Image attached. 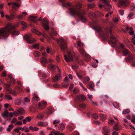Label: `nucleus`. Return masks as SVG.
Masks as SVG:
<instances>
[{"label": "nucleus", "instance_id": "obj_1", "mask_svg": "<svg viewBox=\"0 0 135 135\" xmlns=\"http://www.w3.org/2000/svg\"><path fill=\"white\" fill-rule=\"evenodd\" d=\"M63 7H65L67 6H70L69 8L70 14L72 16H78L81 20L83 23L86 22V19L84 16V12L83 10H80L81 6L80 4H78L75 5L71 6V4L68 2L62 4Z\"/></svg>", "mask_w": 135, "mask_h": 135}, {"label": "nucleus", "instance_id": "obj_2", "mask_svg": "<svg viewBox=\"0 0 135 135\" xmlns=\"http://www.w3.org/2000/svg\"><path fill=\"white\" fill-rule=\"evenodd\" d=\"M15 28L14 26L9 23L5 27L0 29V38L2 37L5 38L8 36V34H9L12 35H18L19 32L15 30Z\"/></svg>", "mask_w": 135, "mask_h": 135}, {"label": "nucleus", "instance_id": "obj_3", "mask_svg": "<svg viewBox=\"0 0 135 135\" xmlns=\"http://www.w3.org/2000/svg\"><path fill=\"white\" fill-rule=\"evenodd\" d=\"M60 44V46L63 52H67L68 56L64 55L65 59L66 61L69 62L72 61L73 60V58L72 54L70 51H67V48L66 45V41L62 38H60L58 40Z\"/></svg>", "mask_w": 135, "mask_h": 135}, {"label": "nucleus", "instance_id": "obj_4", "mask_svg": "<svg viewBox=\"0 0 135 135\" xmlns=\"http://www.w3.org/2000/svg\"><path fill=\"white\" fill-rule=\"evenodd\" d=\"M109 32L110 33V36L108 41V43L109 44L113 45H115L117 43V40L116 38L112 34V31L110 30Z\"/></svg>", "mask_w": 135, "mask_h": 135}, {"label": "nucleus", "instance_id": "obj_5", "mask_svg": "<svg viewBox=\"0 0 135 135\" xmlns=\"http://www.w3.org/2000/svg\"><path fill=\"white\" fill-rule=\"evenodd\" d=\"M24 38L26 40L27 42L29 44H31L36 41L34 38H33L32 40H31L32 37L30 34L26 35L24 36Z\"/></svg>", "mask_w": 135, "mask_h": 135}, {"label": "nucleus", "instance_id": "obj_6", "mask_svg": "<svg viewBox=\"0 0 135 135\" xmlns=\"http://www.w3.org/2000/svg\"><path fill=\"white\" fill-rule=\"evenodd\" d=\"M47 103L44 101L43 100L39 103L38 105V107L40 109L44 108L46 106Z\"/></svg>", "mask_w": 135, "mask_h": 135}, {"label": "nucleus", "instance_id": "obj_7", "mask_svg": "<svg viewBox=\"0 0 135 135\" xmlns=\"http://www.w3.org/2000/svg\"><path fill=\"white\" fill-rule=\"evenodd\" d=\"M42 24L45 29L47 30L49 29V22L46 18H44L42 20Z\"/></svg>", "mask_w": 135, "mask_h": 135}, {"label": "nucleus", "instance_id": "obj_8", "mask_svg": "<svg viewBox=\"0 0 135 135\" xmlns=\"http://www.w3.org/2000/svg\"><path fill=\"white\" fill-rule=\"evenodd\" d=\"M118 6L119 7H120V6H126L128 4V2L127 0H120Z\"/></svg>", "mask_w": 135, "mask_h": 135}, {"label": "nucleus", "instance_id": "obj_9", "mask_svg": "<svg viewBox=\"0 0 135 135\" xmlns=\"http://www.w3.org/2000/svg\"><path fill=\"white\" fill-rule=\"evenodd\" d=\"M39 100V98L38 96L36 94L34 93L32 98V102L33 103L35 104L37 103Z\"/></svg>", "mask_w": 135, "mask_h": 135}, {"label": "nucleus", "instance_id": "obj_10", "mask_svg": "<svg viewBox=\"0 0 135 135\" xmlns=\"http://www.w3.org/2000/svg\"><path fill=\"white\" fill-rule=\"evenodd\" d=\"M86 97L83 95H77L76 97V99L78 101L83 100L85 99Z\"/></svg>", "mask_w": 135, "mask_h": 135}, {"label": "nucleus", "instance_id": "obj_11", "mask_svg": "<svg viewBox=\"0 0 135 135\" xmlns=\"http://www.w3.org/2000/svg\"><path fill=\"white\" fill-rule=\"evenodd\" d=\"M62 78L61 76L59 74L54 77L52 79V80L54 82H56L62 79Z\"/></svg>", "mask_w": 135, "mask_h": 135}, {"label": "nucleus", "instance_id": "obj_12", "mask_svg": "<svg viewBox=\"0 0 135 135\" xmlns=\"http://www.w3.org/2000/svg\"><path fill=\"white\" fill-rule=\"evenodd\" d=\"M79 51L82 56L84 57H89V56L86 54L85 51L82 49V48H80L79 50Z\"/></svg>", "mask_w": 135, "mask_h": 135}, {"label": "nucleus", "instance_id": "obj_13", "mask_svg": "<svg viewBox=\"0 0 135 135\" xmlns=\"http://www.w3.org/2000/svg\"><path fill=\"white\" fill-rule=\"evenodd\" d=\"M5 16L7 19L9 20H11L15 18L16 17V15L15 14H11L10 16L6 15Z\"/></svg>", "mask_w": 135, "mask_h": 135}, {"label": "nucleus", "instance_id": "obj_14", "mask_svg": "<svg viewBox=\"0 0 135 135\" xmlns=\"http://www.w3.org/2000/svg\"><path fill=\"white\" fill-rule=\"evenodd\" d=\"M65 125L63 123L60 124L58 126V129L60 131L63 130L65 128Z\"/></svg>", "mask_w": 135, "mask_h": 135}, {"label": "nucleus", "instance_id": "obj_15", "mask_svg": "<svg viewBox=\"0 0 135 135\" xmlns=\"http://www.w3.org/2000/svg\"><path fill=\"white\" fill-rule=\"evenodd\" d=\"M17 90H18V91L16 92L15 91H12L11 92H10V93L11 94H13L14 95H16V93L17 92H18V91H19V92H21V91H22V89L20 87H18L17 88Z\"/></svg>", "mask_w": 135, "mask_h": 135}, {"label": "nucleus", "instance_id": "obj_16", "mask_svg": "<svg viewBox=\"0 0 135 135\" xmlns=\"http://www.w3.org/2000/svg\"><path fill=\"white\" fill-rule=\"evenodd\" d=\"M29 18L30 21L34 22H35L37 21L36 16L34 17L31 16L29 17Z\"/></svg>", "mask_w": 135, "mask_h": 135}, {"label": "nucleus", "instance_id": "obj_17", "mask_svg": "<svg viewBox=\"0 0 135 135\" xmlns=\"http://www.w3.org/2000/svg\"><path fill=\"white\" fill-rule=\"evenodd\" d=\"M48 124L47 122L44 123L42 122H38L37 125L40 127H43L47 126Z\"/></svg>", "mask_w": 135, "mask_h": 135}, {"label": "nucleus", "instance_id": "obj_18", "mask_svg": "<svg viewBox=\"0 0 135 135\" xmlns=\"http://www.w3.org/2000/svg\"><path fill=\"white\" fill-rule=\"evenodd\" d=\"M8 110L7 109H6L4 112L2 114V117L3 118L5 117H8Z\"/></svg>", "mask_w": 135, "mask_h": 135}, {"label": "nucleus", "instance_id": "obj_19", "mask_svg": "<svg viewBox=\"0 0 135 135\" xmlns=\"http://www.w3.org/2000/svg\"><path fill=\"white\" fill-rule=\"evenodd\" d=\"M29 129L32 131H36L39 130V128L36 127H34L32 126H30L29 127Z\"/></svg>", "mask_w": 135, "mask_h": 135}, {"label": "nucleus", "instance_id": "obj_20", "mask_svg": "<svg viewBox=\"0 0 135 135\" xmlns=\"http://www.w3.org/2000/svg\"><path fill=\"white\" fill-rule=\"evenodd\" d=\"M103 129V131L107 133L109 132L110 131V127L107 126L104 127Z\"/></svg>", "mask_w": 135, "mask_h": 135}, {"label": "nucleus", "instance_id": "obj_21", "mask_svg": "<svg viewBox=\"0 0 135 135\" xmlns=\"http://www.w3.org/2000/svg\"><path fill=\"white\" fill-rule=\"evenodd\" d=\"M12 7L13 9L15 10H16V8L17 7H19L20 5L18 4L16 2H14L12 3Z\"/></svg>", "mask_w": 135, "mask_h": 135}, {"label": "nucleus", "instance_id": "obj_22", "mask_svg": "<svg viewBox=\"0 0 135 135\" xmlns=\"http://www.w3.org/2000/svg\"><path fill=\"white\" fill-rule=\"evenodd\" d=\"M126 30L129 31V32L131 35H132L134 34V31L133 29L131 27H127L126 28Z\"/></svg>", "mask_w": 135, "mask_h": 135}, {"label": "nucleus", "instance_id": "obj_23", "mask_svg": "<svg viewBox=\"0 0 135 135\" xmlns=\"http://www.w3.org/2000/svg\"><path fill=\"white\" fill-rule=\"evenodd\" d=\"M18 110V112L20 113V114L21 115L24 114L25 112V110L21 108Z\"/></svg>", "mask_w": 135, "mask_h": 135}, {"label": "nucleus", "instance_id": "obj_24", "mask_svg": "<svg viewBox=\"0 0 135 135\" xmlns=\"http://www.w3.org/2000/svg\"><path fill=\"white\" fill-rule=\"evenodd\" d=\"M40 60L41 62L43 64L46 63L47 61V60L45 57H42L40 59Z\"/></svg>", "mask_w": 135, "mask_h": 135}, {"label": "nucleus", "instance_id": "obj_25", "mask_svg": "<svg viewBox=\"0 0 135 135\" xmlns=\"http://www.w3.org/2000/svg\"><path fill=\"white\" fill-rule=\"evenodd\" d=\"M51 133H53V135H59L60 132L58 131H56L55 129H53V131H50Z\"/></svg>", "mask_w": 135, "mask_h": 135}, {"label": "nucleus", "instance_id": "obj_26", "mask_svg": "<svg viewBox=\"0 0 135 135\" xmlns=\"http://www.w3.org/2000/svg\"><path fill=\"white\" fill-rule=\"evenodd\" d=\"M22 102V100L21 99H17L16 100L15 103L17 105H19Z\"/></svg>", "mask_w": 135, "mask_h": 135}, {"label": "nucleus", "instance_id": "obj_27", "mask_svg": "<svg viewBox=\"0 0 135 135\" xmlns=\"http://www.w3.org/2000/svg\"><path fill=\"white\" fill-rule=\"evenodd\" d=\"M20 23L22 26V28L23 29L26 28L27 27V25L26 23L23 21H21L20 22Z\"/></svg>", "mask_w": 135, "mask_h": 135}, {"label": "nucleus", "instance_id": "obj_28", "mask_svg": "<svg viewBox=\"0 0 135 135\" xmlns=\"http://www.w3.org/2000/svg\"><path fill=\"white\" fill-rule=\"evenodd\" d=\"M14 126L12 125H10L8 126V127L7 128L6 131L7 132H10L13 128Z\"/></svg>", "mask_w": 135, "mask_h": 135}, {"label": "nucleus", "instance_id": "obj_29", "mask_svg": "<svg viewBox=\"0 0 135 135\" xmlns=\"http://www.w3.org/2000/svg\"><path fill=\"white\" fill-rule=\"evenodd\" d=\"M49 68L51 70H54L56 68H57V66L53 64H51L50 65Z\"/></svg>", "mask_w": 135, "mask_h": 135}, {"label": "nucleus", "instance_id": "obj_30", "mask_svg": "<svg viewBox=\"0 0 135 135\" xmlns=\"http://www.w3.org/2000/svg\"><path fill=\"white\" fill-rule=\"evenodd\" d=\"M87 87L90 90H94V85H87Z\"/></svg>", "mask_w": 135, "mask_h": 135}, {"label": "nucleus", "instance_id": "obj_31", "mask_svg": "<svg viewBox=\"0 0 135 135\" xmlns=\"http://www.w3.org/2000/svg\"><path fill=\"white\" fill-rule=\"evenodd\" d=\"M5 99L8 100H11L12 99V97L11 96L9 95H5Z\"/></svg>", "mask_w": 135, "mask_h": 135}, {"label": "nucleus", "instance_id": "obj_32", "mask_svg": "<svg viewBox=\"0 0 135 135\" xmlns=\"http://www.w3.org/2000/svg\"><path fill=\"white\" fill-rule=\"evenodd\" d=\"M130 111L129 109H126L124 110L122 112V113L123 114H126L129 113Z\"/></svg>", "mask_w": 135, "mask_h": 135}, {"label": "nucleus", "instance_id": "obj_33", "mask_svg": "<svg viewBox=\"0 0 135 135\" xmlns=\"http://www.w3.org/2000/svg\"><path fill=\"white\" fill-rule=\"evenodd\" d=\"M73 92L75 94H77L79 92V89L77 88H74Z\"/></svg>", "mask_w": 135, "mask_h": 135}, {"label": "nucleus", "instance_id": "obj_34", "mask_svg": "<svg viewBox=\"0 0 135 135\" xmlns=\"http://www.w3.org/2000/svg\"><path fill=\"white\" fill-rule=\"evenodd\" d=\"M76 74L77 75L78 78L80 79H83L84 77L82 74H81L80 73H76Z\"/></svg>", "mask_w": 135, "mask_h": 135}, {"label": "nucleus", "instance_id": "obj_35", "mask_svg": "<svg viewBox=\"0 0 135 135\" xmlns=\"http://www.w3.org/2000/svg\"><path fill=\"white\" fill-rule=\"evenodd\" d=\"M108 34L107 32L103 34L102 36V37L104 38V39H106L107 37H108Z\"/></svg>", "mask_w": 135, "mask_h": 135}, {"label": "nucleus", "instance_id": "obj_36", "mask_svg": "<svg viewBox=\"0 0 135 135\" xmlns=\"http://www.w3.org/2000/svg\"><path fill=\"white\" fill-rule=\"evenodd\" d=\"M77 45L79 46L80 48H82L83 46V44L80 41H79L77 43Z\"/></svg>", "mask_w": 135, "mask_h": 135}, {"label": "nucleus", "instance_id": "obj_37", "mask_svg": "<svg viewBox=\"0 0 135 135\" xmlns=\"http://www.w3.org/2000/svg\"><path fill=\"white\" fill-rule=\"evenodd\" d=\"M100 117L101 119L103 120L106 118V116L103 114H100Z\"/></svg>", "mask_w": 135, "mask_h": 135}, {"label": "nucleus", "instance_id": "obj_38", "mask_svg": "<svg viewBox=\"0 0 135 135\" xmlns=\"http://www.w3.org/2000/svg\"><path fill=\"white\" fill-rule=\"evenodd\" d=\"M32 32L35 33L37 35H40V33L37 30H35V29H33L32 30Z\"/></svg>", "mask_w": 135, "mask_h": 135}, {"label": "nucleus", "instance_id": "obj_39", "mask_svg": "<svg viewBox=\"0 0 135 135\" xmlns=\"http://www.w3.org/2000/svg\"><path fill=\"white\" fill-rule=\"evenodd\" d=\"M37 117L38 119H41L44 117V116L42 114L40 113L37 115Z\"/></svg>", "mask_w": 135, "mask_h": 135}, {"label": "nucleus", "instance_id": "obj_40", "mask_svg": "<svg viewBox=\"0 0 135 135\" xmlns=\"http://www.w3.org/2000/svg\"><path fill=\"white\" fill-rule=\"evenodd\" d=\"M18 110H17L16 111L14 112H13V115L15 116H17L20 115V113L18 112Z\"/></svg>", "mask_w": 135, "mask_h": 135}, {"label": "nucleus", "instance_id": "obj_41", "mask_svg": "<svg viewBox=\"0 0 135 135\" xmlns=\"http://www.w3.org/2000/svg\"><path fill=\"white\" fill-rule=\"evenodd\" d=\"M68 131L69 132H71L73 129L72 127L70 126H68L67 127Z\"/></svg>", "mask_w": 135, "mask_h": 135}, {"label": "nucleus", "instance_id": "obj_42", "mask_svg": "<svg viewBox=\"0 0 135 135\" xmlns=\"http://www.w3.org/2000/svg\"><path fill=\"white\" fill-rule=\"evenodd\" d=\"M8 78L10 79L11 80L13 81L14 82L15 81L14 79L13 78L12 75L11 74H9L8 75Z\"/></svg>", "mask_w": 135, "mask_h": 135}, {"label": "nucleus", "instance_id": "obj_43", "mask_svg": "<svg viewBox=\"0 0 135 135\" xmlns=\"http://www.w3.org/2000/svg\"><path fill=\"white\" fill-rule=\"evenodd\" d=\"M118 124L117 123H115L113 127V129L116 131H118L119 129L118 127Z\"/></svg>", "mask_w": 135, "mask_h": 135}, {"label": "nucleus", "instance_id": "obj_44", "mask_svg": "<svg viewBox=\"0 0 135 135\" xmlns=\"http://www.w3.org/2000/svg\"><path fill=\"white\" fill-rule=\"evenodd\" d=\"M128 52H129L128 50L127 49H124L123 52V55L124 56H126L128 54Z\"/></svg>", "mask_w": 135, "mask_h": 135}, {"label": "nucleus", "instance_id": "obj_45", "mask_svg": "<svg viewBox=\"0 0 135 135\" xmlns=\"http://www.w3.org/2000/svg\"><path fill=\"white\" fill-rule=\"evenodd\" d=\"M114 107L116 108H119V104L117 102H115L114 103Z\"/></svg>", "mask_w": 135, "mask_h": 135}, {"label": "nucleus", "instance_id": "obj_46", "mask_svg": "<svg viewBox=\"0 0 135 135\" xmlns=\"http://www.w3.org/2000/svg\"><path fill=\"white\" fill-rule=\"evenodd\" d=\"M92 116L93 118L95 119H97L98 117V115L96 113L93 114Z\"/></svg>", "mask_w": 135, "mask_h": 135}, {"label": "nucleus", "instance_id": "obj_47", "mask_svg": "<svg viewBox=\"0 0 135 135\" xmlns=\"http://www.w3.org/2000/svg\"><path fill=\"white\" fill-rule=\"evenodd\" d=\"M133 16V14L132 13H130L128 15L127 18L129 20L131 19Z\"/></svg>", "mask_w": 135, "mask_h": 135}, {"label": "nucleus", "instance_id": "obj_48", "mask_svg": "<svg viewBox=\"0 0 135 135\" xmlns=\"http://www.w3.org/2000/svg\"><path fill=\"white\" fill-rule=\"evenodd\" d=\"M34 55L36 56H39L40 55V52L38 51H35L34 53Z\"/></svg>", "mask_w": 135, "mask_h": 135}, {"label": "nucleus", "instance_id": "obj_49", "mask_svg": "<svg viewBox=\"0 0 135 135\" xmlns=\"http://www.w3.org/2000/svg\"><path fill=\"white\" fill-rule=\"evenodd\" d=\"M24 99L25 101L26 102H29L30 101V98L29 97H25Z\"/></svg>", "mask_w": 135, "mask_h": 135}, {"label": "nucleus", "instance_id": "obj_50", "mask_svg": "<svg viewBox=\"0 0 135 135\" xmlns=\"http://www.w3.org/2000/svg\"><path fill=\"white\" fill-rule=\"evenodd\" d=\"M132 56H129L126 59V60L127 61H128L129 60H132Z\"/></svg>", "mask_w": 135, "mask_h": 135}, {"label": "nucleus", "instance_id": "obj_51", "mask_svg": "<svg viewBox=\"0 0 135 135\" xmlns=\"http://www.w3.org/2000/svg\"><path fill=\"white\" fill-rule=\"evenodd\" d=\"M60 120L59 119L54 120L53 122V123L54 124H58L60 122Z\"/></svg>", "mask_w": 135, "mask_h": 135}, {"label": "nucleus", "instance_id": "obj_52", "mask_svg": "<svg viewBox=\"0 0 135 135\" xmlns=\"http://www.w3.org/2000/svg\"><path fill=\"white\" fill-rule=\"evenodd\" d=\"M94 4L93 3L88 4V8H91L94 7Z\"/></svg>", "mask_w": 135, "mask_h": 135}, {"label": "nucleus", "instance_id": "obj_53", "mask_svg": "<svg viewBox=\"0 0 135 135\" xmlns=\"http://www.w3.org/2000/svg\"><path fill=\"white\" fill-rule=\"evenodd\" d=\"M33 47L35 49H38L39 48V45L38 44H36L33 45Z\"/></svg>", "mask_w": 135, "mask_h": 135}, {"label": "nucleus", "instance_id": "obj_54", "mask_svg": "<svg viewBox=\"0 0 135 135\" xmlns=\"http://www.w3.org/2000/svg\"><path fill=\"white\" fill-rule=\"evenodd\" d=\"M27 122H29L31 121V118L30 117H27L25 118Z\"/></svg>", "mask_w": 135, "mask_h": 135}, {"label": "nucleus", "instance_id": "obj_55", "mask_svg": "<svg viewBox=\"0 0 135 135\" xmlns=\"http://www.w3.org/2000/svg\"><path fill=\"white\" fill-rule=\"evenodd\" d=\"M17 121V119L16 118H14L13 119L11 122V124H13L16 122Z\"/></svg>", "mask_w": 135, "mask_h": 135}, {"label": "nucleus", "instance_id": "obj_56", "mask_svg": "<svg viewBox=\"0 0 135 135\" xmlns=\"http://www.w3.org/2000/svg\"><path fill=\"white\" fill-rule=\"evenodd\" d=\"M119 13L121 16H123L124 13V11L122 9H121L119 11Z\"/></svg>", "mask_w": 135, "mask_h": 135}, {"label": "nucleus", "instance_id": "obj_57", "mask_svg": "<svg viewBox=\"0 0 135 135\" xmlns=\"http://www.w3.org/2000/svg\"><path fill=\"white\" fill-rule=\"evenodd\" d=\"M79 106L82 108H84L85 107L86 105L84 103H82L79 105Z\"/></svg>", "mask_w": 135, "mask_h": 135}, {"label": "nucleus", "instance_id": "obj_58", "mask_svg": "<svg viewBox=\"0 0 135 135\" xmlns=\"http://www.w3.org/2000/svg\"><path fill=\"white\" fill-rule=\"evenodd\" d=\"M52 34L54 36H55V35H56L57 34L56 32L54 29H53L52 30Z\"/></svg>", "mask_w": 135, "mask_h": 135}, {"label": "nucleus", "instance_id": "obj_59", "mask_svg": "<svg viewBox=\"0 0 135 135\" xmlns=\"http://www.w3.org/2000/svg\"><path fill=\"white\" fill-rule=\"evenodd\" d=\"M53 86L56 88H60L61 87L60 85H53Z\"/></svg>", "mask_w": 135, "mask_h": 135}, {"label": "nucleus", "instance_id": "obj_60", "mask_svg": "<svg viewBox=\"0 0 135 135\" xmlns=\"http://www.w3.org/2000/svg\"><path fill=\"white\" fill-rule=\"evenodd\" d=\"M72 135H79V133L77 131H75L73 133Z\"/></svg>", "mask_w": 135, "mask_h": 135}, {"label": "nucleus", "instance_id": "obj_61", "mask_svg": "<svg viewBox=\"0 0 135 135\" xmlns=\"http://www.w3.org/2000/svg\"><path fill=\"white\" fill-rule=\"evenodd\" d=\"M83 79L85 80L86 81H88L90 80V78L89 77H86L84 78Z\"/></svg>", "mask_w": 135, "mask_h": 135}, {"label": "nucleus", "instance_id": "obj_62", "mask_svg": "<svg viewBox=\"0 0 135 135\" xmlns=\"http://www.w3.org/2000/svg\"><path fill=\"white\" fill-rule=\"evenodd\" d=\"M88 98L90 99V101L91 102V99L93 97L92 95H89V94L88 95Z\"/></svg>", "mask_w": 135, "mask_h": 135}, {"label": "nucleus", "instance_id": "obj_63", "mask_svg": "<svg viewBox=\"0 0 135 135\" xmlns=\"http://www.w3.org/2000/svg\"><path fill=\"white\" fill-rule=\"evenodd\" d=\"M102 30V29L101 27H99L97 29V31L98 32H99Z\"/></svg>", "mask_w": 135, "mask_h": 135}, {"label": "nucleus", "instance_id": "obj_64", "mask_svg": "<svg viewBox=\"0 0 135 135\" xmlns=\"http://www.w3.org/2000/svg\"><path fill=\"white\" fill-rule=\"evenodd\" d=\"M6 71H4V72L2 73V76H6Z\"/></svg>", "mask_w": 135, "mask_h": 135}]
</instances>
